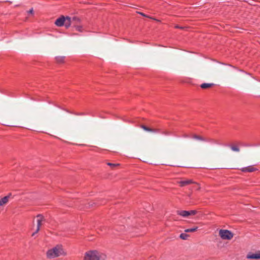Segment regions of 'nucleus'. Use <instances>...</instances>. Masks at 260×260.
<instances>
[{
	"mask_svg": "<svg viewBox=\"0 0 260 260\" xmlns=\"http://www.w3.org/2000/svg\"><path fill=\"white\" fill-rule=\"evenodd\" d=\"M67 255V252L61 245H57L49 249L46 252V256L49 259L54 258L61 256Z\"/></svg>",
	"mask_w": 260,
	"mask_h": 260,
	"instance_id": "nucleus-1",
	"label": "nucleus"
},
{
	"mask_svg": "<svg viewBox=\"0 0 260 260\" xmlns=\"http://www.w3.org/2000/svg\"><path fill=\"white\" fill-rule=\"evenodd\" d=\"M106 255L101 254L96 250H90L86 252L84 255V260H105Z\"/></svg>",
	"mask_w": 260,
	"mask_h": 260,
	"instance_id": "nucleus-2",
	"label": "nucleus"
},
{
	"mask_svg": "<svg viewBox=\"0 0 260 260\" xmlns=\"http://www.w3.org/2000/svg\"><path fill=\"white\" fill-rule=\"evenodd\" d=\"M55 24L57 26L65 25L66 27H69L71 25V18L62 16L56 20Z\"/></svg>",
	"mask_w": 260,
	"mask_h": 260,
	"instance_id": "nucleus-3",
	"label": "nucleus"
},
{
	"mask_svg": "<svg viewBox=\"0 0 260 260\" xmlns=\"http://www.w3.org/2000/svg\"><path fill=\"white\" fill-rule=\"evenodd\" d=\"M219 235L223 240H231L233 238L234 234L228 230H220Z\"/></svg>",
	"mask_w": 260,
	"mask_h": 260,
	"instance_id": "nucleus-4",
	"label": "nucleus"
},
{
	"mask_svg": "<svg viewBox=\"0 0 260 260\" xmlns=\"http://www.w3.org/2000/svg\"><path fill=\"white\" fill-rule=\"evenodd\" d=\"M44 221V217L41 214H38L37 216V226L36 231L32 234V236H34L40 230V227L42 225V222Z\"/></svg>",
	"mask_w": 260,
	"mask_h": 260,
	"instance_id": "nucleus-5",
	"label": "nucleus"
},
{
	"mask_svg": "<svg viewBox=\"0 0 260 260\" xmlns=\"http://www.w3.org/2000/svg\"><path fill=\"white\" fill-rule=\"evenodd\" d=\"M256 170L257 169L254 168L253 166H249L241 169V171L243 172H253Z\"/></svg>",
	"mask_w": 260,
	"mask_h": 260,
	"instance_id": "nucleus-6",
	"label": "nucleus"
},
{
	"mask_svg": "<svg viewBox=\"0 0 260 260\" xmlns=\"http://www.w3.org/2000/svg\"><path fill=\"white\" fill-rule=\"evenodd\" d=\"M246 258L248 259H260V251L256 253L248 254Z\"/></svg>",
	"mask_w": 260,
	"mask_h": 260,
	"instance_id": "nucleus-7",
	"label": "nucleus"
},
{
	"mask_svg": "<svg viewBox=\"0 0 260 260\" xmlns=\"http://www.w3.org/2000/svg\"><path fill=\"white\" fill-rule=\"evenodd\" d=\"M10 196L11 194L6 196L0 199V206H2L5 205L8 202Z\"/></svg>",
	"mask_w": 260,
	"mask_h": 260,
	"instance_id": "nucleus-8",
	"label": "nucleus"
},
{
	"mask_svg": "<svg viewBox=\"0 0 260 260\" xmlns=\"http://www.w3.org/2000/svg\"><path fill=\"white\" fill-rule=\"evenodd\" d=\"M178 183L179 184V185L181 187H183V186H186L188 184H190L191 183H192L193 181L191 179H188V180L180 181Z\"/></svg>",
	"mask_w": 260,
	"mask_h": 260,
	"instance_id": "nucleus-9",
	"label": "nucleus"
},
{
	"mask_svg": "<svg viewBox=\"0 0 260 260\" xmlns=\"http://www.w3.org/2000/svg\"><path fill=\"white\" fill-rule=\"evenodd\" d=\"M188 212L185 210L177 211V214L183 217H186L188 216Z\"/></svg>",
	"mask_w": 260,
	"mask_h": 260,
	"instance_id": "nucleus-10",
	"label": "nucleus"
},
{
	"mask_svg": "<svg viewBox=\"0 0 260 260\" xmlns=\"http://www.w3.org/2000/svg\"><path fill=\"white\" fill-rule=\"evenodd\" d=\"M214 85V84L213 83H203L201 85V87L203 89H206L210 88Z\"/></svg>",
	"mask_w": 260,
	"mask_h": 260,
	"instance_id": "nucleus-11",
	"label": "nucleus"
},
{
	"mask_svg": "<svg viewBox=\"0 0 260 260\" xmlns=\"http://www.w3.org/2000/svg\"><path fill=\"white\" fill-rule=\"evenodd\" d=\"M232 151H235V152H239L240 149L239 147L237 145H228Z\"/></svg>",
	"mask_w": 260,
	"mask_h": 260,
	"instance_id": "nucleus-12",
	"label": "nucleus"
},
{
	"mask_svg": "<svg viewBox=\"0 0 260 260\" xmlns=\"http://www.w3.org/2000/svg\"><path fill=\"white\" fill-rule=\"evenodd\" d=\"M192 138L193 139L197 140H200V141H208V140L204 139V138H203L200 136L196 135H193L192 136Z\"/></svg>",
	"mask_w": 260,
	"mask_h": 260,
	"instance_id": "nucleus-13",
	"label": "nucleus"
},
{
	"mask_svg": "<svg viewBox=\"0 0 260 260\" xmlns=\"http://www.w3.org/2000/svg\"><path fill=\"white\" fill-rule=\"evenodd\" d=\"M55 60L57 62L61 63H63L64 61V56H57L55 57Z\"/></svg>",
	"mask_w": 260,
	"mask_h": 260,
	"instance_id": "nucleus-14",
	"label": "nucleus"
},
{
	"mask_svg": "<svg viewBox=\"0 0 260 260\" xmlns=\"http://www.w3.org/2000/svg\"><path fill=\"white\" fill-rule=\"evenodd\" d=\"M198 228L197 226H194L192 228L187 229L185 230V232L189 233V232H194L198 230Z\"/></svg>",
	"mask_w": 260,
	"mask_h": 260,
	"instance_id": "nucleus-15",
	"label": "nucleus"
},
{
	"mask_svg": "<svg viewBox=\"0 0 260 260\" xmlns=\"http://www.w3.org/2000/svg\"><path fill=\"white\" fill-rule=\"evenodd\" d=\"M188 237H189V235L185 233H182L180 235V238L183 240L187 239Z\"/></svg>",
	"mask_w": 260,
	"mask_h": 260,
	"instance_id": "nucleus-16",
	"label": "nucleus"
},
{
	"mask_svg": "<svg viewBox=\"0 0 260 260\" xmlns=\"http://www.w3.org/2000/svg\"><path fill=\"white\" fill-rule=\"evenodd\" d=\"M140 127L145 131L149 132H150V131H152L151 128L148 127L145 125H141Z\"/></svg>",
	"mask_w": 260,
	"mask_h": 260,
	"instance_id": "nucleus-17",
	"label": "nucleus"
},
{
	"mask_svg": "<svg viewBox=\"0 0 260 260\" xmlns=\"http://www.w3.org/2000/svg\"><path fill=\"white\" fill-rule=\"evenodd\" d=\"M151 131H150V132L160 134L161 129L159 128H151Z\"/></svg>",
	"mask_w": 260,
	"mask_h": 260,
	"instance_id": "nucleus-18",
	"label": "nucleus"
},
{
	"mask_svg": "<svg viewBox=\"0 0 260 260\" xmlns=\"http://www.w3.org/2000/svg\"><path fill=\"white\" fill-rule=\"evenodd\" d=\"M187 211L188 212V216L190 215H195L197 213L196 210H190Z\"/></svg>",
	"mask_w": 260,
	"mask_h": 260,
	"instance_id": "nucleus-19",
	"label": "nucleus"
},
{
	"mask_svg": "<svg viewBox=\"0 0 260 260\" xmlns=\"http://www.w3.org/2000/svg\"><path fill=\"white\" fill-rule=\"evenodd\" d=\"M107 165L111 167H116V166H118L119 165V164H112V163H110V162H108L107 163Z\"/></svg>",
	"mask_w": 260,
	"mask_h": 260,
	"instance_id": "nucleus-20",
	"label": "nucleus"
},
{
	"mask_svg": "<svg viewBox=\"0 0 260 260\" xmlns=\"http://www.w3.org/2000/svg\"><path fill=\"white\" fill-rule=\"evenodd\" d=\"M160 134L166 135V136H169L170 135V134L169 132L166 131H162V130L161 131Z\"/></svg>",
	"mask_w": 260,
	"mask_h": 260,
	"instance_id": "nucleus-21",
	"label": "nucleus"
},
{
	"mask_svg": "<svg viewBox=\"0 0 260 260\" xmlns=\"http://www.w3.org/2000/svg\"><path fill=\"white\" fill-rule=\"evenodd\" d=\"M75 29L76 30L79 31H82V27L81 26H80V25H78V26H76L75 27Z\"/></svg>",
	"mask_w": 260,
	"mask_h": 260,
	"instance_id": "nucleus-22",
	"label": "nucleus"
},
{
	"mask_svg": "<svg viewBox=\"0 0 260 260\" xmlns=\"http://www.w3.org/2000/svg\"><path fill=\"white\" fill-rule=\"evenodd\" d=\"M34 12V10H33V9H31L30 10H29L28 11V13H29V14H32Z\"/></svg>",
	"mask_w": 260,
	"mask_h": 260,
	"instance_id": "nucleus-23",
	"label": "nucleus"
},
{
	"mask_svg": "<svg viewBox=\"0 0 260 260\" xmlns=\"http://www.w3.org/2000/svg\"><path fill=\"white\" fill-rule=\"evenodd\" d=\"M175 27H176V28H182V27H180V26H178V25H176V26H175Z\"/></svg>",
	"mask_w": 260,
	"mask_h": 260,
	"instance_id": "nucleus-24",
	"label": "nucleus"
},
{
	"mask_svg": "<svg viewBox=\"0 0 260 260\" xmlns=\"http://www.w3.org/2000/svg\"><path fill=\"white\" fill-rule=\"evenodd\" d=\"M141 14L142 15H143V16H145V15H144V14H143V13H141Z\"/></svg>",
	"mask_w": 260,
	"mask_h": 260,
	"instance_id": "nucleus-25",
	"label": "nucleus"
}]
</instances>
